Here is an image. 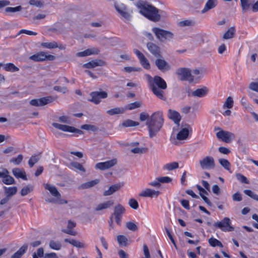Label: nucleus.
Returning <instances> with one entry per match:
<instances>
[{"label": "nucleus", "mask_w": 258, "mask_h": 258, "mask_svg": "<svg viewBox=\"0 0 258 258\" xmlns=\"http://www.w3.org/2000/svg\"><path fill=\"white\" fill-rule=\"evenodd\" d=\"M121 187L119 184H115L110 186L108 190L104 191L103 195L104 196H110L115 191H117Z\"/></svg>", "instance_id": "nucleus-28"}, {"label": "nucleus", "mask_w": 258, "mask_h": 258, "mask_svg": "<svg viewBox=\"0 0 258 258\" xmlns=\"http://www.w3.org/2000/svg\"><path fill=\"white\" fill-rule=\"evenodd\" d=\"M232 199L234 201L240 202L242 200L241 195L237 192L232 196Z\"/></svg>", "instance_id": "nucleus-64"}, {"label": "nucleus", "mask_w": 258, "mask_h": 258, "mask_svg": "<svg viewBox=\"0 0 258 258\" xmlns=\"http://www.w3.org/2000/svg\"><path fill=\"white\" fill-rule=\"evenodd\" d=\"M168 116L169 118L172 119L175 123H179L181 120V116L179 113L171 109L168 110Z\"/></svg>", "instance_id": "nucleus-21"}, {"label": "nucleus", "mask_w": 258, "mask_h": 258, "mask_svg": "<svg viewBox=\"0 0 258 258\" xmlns=\"http://www.w3.org/2000/svg\"><path fill=\"white\" fill-rule=\"evenodd\" d=\"M125 212V208L120 204H118L114 207V212L111 216H114L115 221L119 225L121 224L122 217Z\"/></svg>", "instance_id": "nucleus-11"}, {"label": "nucleus", "mask_w": 258, "mask_h": 258, "mask_svg": "<svg viewBox=\"0 0 258 258\" xmlns=\"http://www.w3.org/2000/svg\"><path fill=\"white\" fill-rule=\"evenodd\" d=\"M54 100L55 98L53 97L49 96L39 99H32L30 101V104L34 106H42L52 102Z\"/></svg>", "instance_id": "nucleus-8"}, {"label": "nucleus", "mask_w": 258, "mask_h": 258, "mask_svg": "<svg viewBox=\"0 0 258 258\" xmlns=\"http://www.w3.org/2000/svg\"><path fill=\"white\" fill-rule=\"evenodd\" d=\"M52 126L57 129H59L63 132H68L70 133H75L78 134H82L83 131L77 129L73 126H71L67 125L61 124L58 123L54 122L52 123Z\"/></svg>", "instance_id": "nucleus-13"}, {"label": "nucleus", "mask_w": 258, "mask_h": 258, "mask_svg": "<svg viewBox=\"0 0 258 258\" xmlns=\"http://www.w3.org/2000/svg\"><path fill=\"white\" fill-rule=\"evenodd\" d=\"M217 5V0H208L204 8L202 10V14L205 13L209 10L215 8Z\"/></svg>", "instance_id": "nucleus-24"}, {"label": "nucleus", "mask_w": 258, "mask_h": 258, "mask_svg": "<svg viewBox=\"0 0 258 258\" xmlns=\"http://www.w3.org/2000/svg\"><path fill=\"white\" fill-rule=\"evenodd\" d=\"M69 168L75 170H79L83 172H85V169L82 164L77 162H72L70 164Z\"/></svg>", "instance_id": "nucleus-31"}, {"label": "nucleus", "mask_w": 258, "mask_h": 258, "mask_svg": "<svg viewBox=\"0 0 258 258\" xmlns=\"http://www.w3.org/2000/svg\"><path fill=\"white\" fill-rule=\"evenodd\" d=\"M237 179L242 183L248 184L249 181L247 178L241 173H237L236 174Z\"/></svg>", "instance_id": "nucleus-51"}, {"label": "nucleus", "mask_w": 258, "mask_h": 258, "mask_svg": "<svg viewBox=\"0 0 258 258\" xmlns=\"http://www.w3.org/2000/svg\"><path fill=\"white\" fill-rule=\"evenodd\" d=\"M157 179L160 182V183H169L172 181V178L168 176L159 177H157Z\"/></svg>", "instance_id": "nucleus-57"}, {"label": "nucleus", "mask_w": 258, "mask_h": 258, "mask_svg": "<svg viewBox=\"0 0 258 258\" xmlns=\"http://www.w3.org/2000/svg\"><path fill=\"white\" fill-rule=\"evenodd\" d=\"M240 3L243 12L247 11L252 5L249 0H240Z\"/></svg>", "instance_id": "nucleus-36"}, {"label": "nucleus", "mask_w": 258, "mask_h": 258, "mask_svg": "<svg viewBox=\"0 0 258 258\" xmlns=\"http://www.w3.org/2000/svg\"><path fill=\"white\" fill-rule=\"evenodd\" d=\"M244 193L248 196V197H250L252 199L258 201V195L255 194L254 192L251 191L249 189H245L243 191Z\"/></svg>", "instance_id": "nucleus-49"}, {"label": "nucleus", "mask_w": 258, "mask_h": 258, "mask_svg": "<svg viewBox=\"0 0 258 258\" xmlns=\"http://www.w3.org/2000/svg\"><path fill=\"white\" fill-rule=\"evenodd\" d=\"M160 194L159 191H156L152 189L147 188L145 190L142 191L139 196L142 197H157Z\"/></svg>", "instance_id": "nucleus-17"}, {"label": "nucleus", "mask_w": 258, "mask_h": 258, "mask_svg": "<svg viewBox=\"0 0 258 258\" xmlns=\"http://www.w3.org/2000/svg\"><path fill=\"white\" fill-rule=\"evenodd\" d=\"M155 64L159 70L162 71L170 69L169 65L165 60L162 59H157L155 60Z\"/></svg>", "instance_id": "nucleus-20"}, {"label": "nucleus", "mask_w": 258, "mask_h": 258, "mask_svg": "<svg viewBox=\"0 0 258 258\" xmlns=\"http://www.w3.org/2000/svg\"><path fill=\"white\" fill-rule=\"evenodd\" d=\"M230 219L228 217H225L222 220L215 222L213 226L216 228L221 229L224 232H231L234 231V228L231 226Z\"/></svg>", "instance_id": "nucleus-6"}, {"label": "nucleus", "mask_w": 258, "mask_h": 258, "mask_svg": "<svg viewBox=\"0 0 258 258\" xmlns=\"http://www.w3.org/2000/svg\"><path fill=\"white\" fill-rule=\"evenodd\" d=\"M117 240L120 245L126 246L127 244V239L124 235H118Z\"/></svg>", "instance_id": "nucleus-47"}, {"label": "nucleus", "mask_w": 258, "mask_h": 258, "mask_svg": "<svg viewBox=\"0 0 258 258\" xmlns=\"http://www.w3.org/2000/svg\"><path fill=\"white\" fill-rule=\"evenodd\" d=\"M104 64V62L103 60L100 59H96L85 63L83 65V67L87 69H92L97 66H102Z\"/></svg>", "instance_id": "nucleus-22"}, {"label": "nucleus", "mask_w": 258, "mask_h": 258, "mask_svg": "<svg viewBox=\"0 0 258 258\" xmlns=\"http://www.w3.org/2000/svg\"><path fill=\"white\" fill-rule=\"evenodd\" d=\"M176 74L181 81L187 80L193 81L194 79V76L191 75L190 70L188 68H179L176 70Z\"/></svg>", "instance_id": "nucleus-7"}, {"label": "nucleus", "mask_w": 258, "mask_h": 258, "mask_svg": "<svg viewBox=\"0 0 258 258\" xmlns=\"http://www.w3.org/2000/svg\"><path fill=\"white\" fill-rule=\"evenodd\" d=\"M49 246L53 249L59 250L61 248V245L59 242L51 240L49 243Z\"/></svg>", "instance_id": "nucleus-52"}, {"label": "nucleus", "mask_w": 258, "mask_h": 258, "mask_svg": "<svg viewBox=\"0 0 258 258\" xmlns=\"http://www.w3.org/2000/svg\"><path fill=\"white\" fill-rule=\"evenodd\" d=\"M29 3L30 5L35 6L40 8L42 7L43 6L42 3H41L40 1L37 0H30L29 1Z\"/></svg>", "instance_id": "nucleus-61"}, {"label": "nucleus", "mask_w": 258, "mask_h": 258, "mask_svg": "<svg viewBox=\"0 0 258 258\" xmlns=\"http://www.w3.org/2000/svg\"><path fill=\"white\" fill-rule=\"evenodd\" d=\"M2 181L4 183L7 185L13 184L15 183V180L14 178L12 176L8 175V174H6L4 178L3 179Z\"/></svg>", "instance_id": "nucleus-40"}, {"label": "nucleus", "mask_w": 258, "mask_h": 258, "mask_svg": "<svg viewBox=\"0 0 258 258\" xmlns=\"http://www.w3.org/2000/svg\"><path fill=\"white\" fill-rule=\"evenodd\" d=\"M140 60V63L141 65L145 69H149L150 68V64L148 61V60L146 58L145 56L141 58Z\"/></svg>", "instance_id": "nucleus-54"}, {"label": "nucleus", "mask_w": 258, "mask_h": 258, "mask_svg": "<svg viewBox=\"0 0 258 258\" xmlns=\"http://www.w3.org/2000/svg\"><path fill=\"white\" fill-rule=\"evenodd\" d=\"M233 105V100L231 97H228L224 104V107H226L228 108H231Z\"/></svg>", "instance_id": "nucleus-56"}, {"label": "nucleus", "mask_w": 258, "mask_h": 258, "mask_svg": "<svg viewBox=\"0 0 258 258\" xmlns=\"http://www.w3.org/2000/svg\"><path fill=\"white\" fill-rule=\"evenodd\" d=\"M125 111L123 108L116 107L110 110H108L106 113L109 115H114L116 114H123Z\"/></svg>", "instance_id": "nucleus-32"}, {"label": "nucleus", "mask_w": 258, "mask_h": 258, "mask_svg": "<svg viewBox=\"0 0 258 258\" xmlns=\"http://www.w3.org/2000/svg\"><path fill=\"white\" fill-rule=\"evenodd\" d=\"M116 163V159H113L105 162H99L95 165V168L96 169L104 170L113 167Z\"/></svg>", "instance_id": "nucleus-14"}, {"label": "nucleus", "mask_w": 258, "mask_h": 258, "mask_svg": "<svg viewBox=\"0 0 258 258\" xmlns=\"http://www.w3.org/2000/svg\"><path fill=\"white\" fill-rule=\"evenodd\" d=\"M136 6L140 9V13L149 20L154 22L160 21L161 12L152 5L144 1H139Z\"/></svg>", "instance_id": "nucleus-1"}, {"label": "nucleus", "mask_w": 258, "mask_h": 258, "mask_svg": "<svg viewBox=\"0 0 258 258\" xmlns=\"http://www.w3.org/2000/svg\"><path fill=\"white\" fill-rule=\"evenodd\" d=\"M178 166H179V164L177 162H173L166 164L163 166V169L167 170L168 171H171V170H172L173 169L178 168Z\"/></svg>", "instance_id": "nucleus-38"}, {"label": "nucleus", "mask_w": 258, "mask_h": 258, "mask_svg": "<svg viewBox=\"0 0 258 258\" xmlns=\"http://www.w3.org/2000/svg\"><path fill=\"white\" fill-rule=\"evenodd\" d=\"M114 6L115 10L120 16L126 20L131 19L132 12L128 9L127 6L123 3L115 2Z\"/></svg>", "instance_id": "nucleus-5"}, {"label": "nucleus", "mask_w": 258, "mask_h": 258, "mask_svg": "<svg viewBox=\"0 0 258 258\" xmlns=\"http://www.w3.org/2000/svg\"><path fill=\"white\" fill-rule=\"evenodd\" d=\"M152 30L156 38L161 42L170 41L174 37V34L171 32L158 27H154Z\"/></svg>", "instance_id": "nucleus-4"}, {"label": "nucleus", "mask_w": 258, "mask_h": 258, "mask_svg": "<svg viewBox=\"0 0 258 258\" xmlns=\"http://www.w3.org/2000/svg\"><path fill=\"white\" fill-rule=\"evenodd\" d=\"M46 52H40L30 57V59L35 61H42L46 60Z\"/></svg>", "instance_id": "nucleus-25"}, {"label": "nucleus", "mask_w": 258, "mask_h": 258, "mask_svg": "<svg viewBox=\"0 0 258 258\" xmlns=\"http://www.w3.org/2000/svg\"><path fill=\"white\" fill-rule=\"evenodd\" d=\"M4 189L7 196L11 197L15 195L17 192V188L16 186L13 187H4Z\"/></svg>", "instance_id": "nucleus-34"}, {"label": "nucleus", "mask_w": 258, "mask_h": 258, "mask_svg": "<svg viewBox=\"0 0 258 258\" xmlns=\"http://www.w3.org/2000/svg\"><path fill=\"white\" fill-rule=\"evenodd\" d=\"M40 157L38 155L32 156L28 161V164L30 167H32L35 163L39 160Z\"/></svg>", "instance_id": "nucleus-46"}, {"label": "nucleus", "mask_w": 258, "mask_h": 258, "mask_svg": "<svg viewBox=\"0 0 258 258\" xmlns=\"http://www.w3.org/2000/svg\"><path fill=\"white\" fill-rule=\"evenodd\" d=\"M200 166L203 169H211L215 166L214 159L212 156H206L199 161Z\"/></svg>", "instance_id": "nucleus-10"}, {"label": "nucleus", "mask_w": 258, "mask_h": 258, "mask_svg": "<svg viewBox=\"0 0 258 258\" xmlns=\"http://www.w3.org/2000/svg\"><path fill=\"white\" fill-rule=\"evenodd\" d=\"M41 45L44 48L52 49L56 48L57 46V43L55 41H52L50 42H42L41 44Z\"/></svg>", "instance_id": "nucleus-45"}, {"label": "nucleus", "mask_w": 258, "mask_h": 258, "mask_svg": "<svg viewBox=\"0 0 258 258\" xmlns=\"http://www.w3.org/2000/svg\"><path fill=\"white\" fill-rule=\"evenodd\" d=\"M44 187L46 189L49 191L52 196L58 199H60L61 195L57 188L54 185L48 183H45L44 184Z\"/></svg>", "instance_id": "nucleus-18"}, {"label": "nucleus", "mask_w": 258, "mask_h": 258, "mask_svg": "<svg viewBox=\"0 0 258 258\" xmlns=\"http://www.w3.org/2000/svg\"><path fill=\"white\" fill-rule=\"evenodd\" d=\"M99 182V180L96 179L86 183L82 184L79 187V189H87L92 187L95 185L97 184Z\"/></svg>", "instance_id": "nucleus-29"}, {"label": "nucleus", "mask_w": 258, "mask_h": 258, "mask_svg": "<svg viewBox=\"0 0 258 258\" xmlns=\"http://www.w3.org/2000/svg\"><path fill=\"white\" fill-rule=\"evenodd\" d=\"M23 159V156L22 154H19L17 157L11 159L10 162L14 163L15 165H19L21 163Z\"/></svg>", "instance_id": "nucleus-50"}, {"label": "nucleus", "mask_w": 258, "mask_h": 258, "mask_svg": "<svg viewBox=\"0 0 258 258\" xmlns=\"http://www.w3.org/2000/svg\"><path fill=\"white\" fill-rule=\"evenodd\" d=\"M99 52V49L95 47H92L87 49L83 51L79 52L77 53L76 55L78 57H85L92 54H97Z\"/></svg>", "instance_id": "nucleus-16"}, {"label": "nucleus", "mask_w": 258, "mask_h": 258, "mask_svg": "<svg viewBox=\"0 0 258 258\" xmlns=\"http://www.w3.org/2000/svg\"><path fill=\"white\" fill-rule=\"evenodd\" d=\"M90 95L91 97V99H89V101L95 104H98L101 102V99H105L107 97L108 94L104 91L100 92L94 91L92 92Z\"/></svg>", "instance_id": "nucleus-9"}, {"label": "nucleus", "mask_w": 258, "mask_h": 258, "mask_svg": "<svg viewBox=\"0 0 258 258\" xmlns=\"http://www.w3.org/2000/svg\"><path fill=\"white\" fill-rule=\"evenodd\" d=\"M126 226L128 229L132 231H136L138 230L137 225L132 222H127L126 223Z\"/></svg>", "instance_id": "nucleus-55"}, {"label": "nucleus", "mask_w": 258, "mask_h": 258, "mask_svg": "<svg viewBox=\"0 0 258 258\" xmlns=\"http://www.w3.org/2000/svg\"><path fill=\"white\" fill-rule=\"evenodd\" d=\"M22 7L21 6H19L16 7H7L5 9V12L7 13H15L21 11Z\"/></svg>", "instance_id": "nucleus-53"}, {"label": "nucleus", "mask_w": 258, "mask_h": 258, "mask_svg": "<svg viewBox=\"0 0 258 258\" xmlns=\"http://www.w3.org/2000/svg\"><path fill=\"white\" fill-rule=\"evenodd\" d=\"M216 136L217 138L221 139L223 142L227 143L231 142L235 138V136L233 133L223 130L217 133Z\"/></svg>", "instance_id": "nucleus-12"}, {"label": "nucleus", "mask_w": 258, "mask_h": 258, "mask_svg": "<svg viewBox=\"0 0 258 258\" xmlns=\"http://www.w3.org/2000/svg\"><path fill=\"white\" fill-rule=\"evenodd\" d=\"M195 22L191 20H185L180 21L178 23V25L179 27L192 26L195 25Z\"/></svg>", "instance_id": "nucleus-43"}, {"label": "nucleus", "mask_w": 258, "mask_h": 258, "mask_svg": "<svg viewBox=\"0 0 258 258\" xmlns=\"http://www.w3.org/2000/svg\"><path fill=\"white\" fill-rule=\"evenodd\" d=\"M113 204L114 202L112 200H109L104 203L99 204L95 208V210L98 211L108 209L111 207Z\"/></svg>", "instance_id": "nucleus-27"}, {"label": "nucleus", "mask_w": 258, "mask_h": 258, "mask_svg": "<svg viewBox=\"0 0 258 258\" xmlns=\"http://www.w3.org/2000/svg\"><path fill=\"white\" fill-rule=\"evenodd\" d=\"M81 128L84 130H91L93 131H95L97 130V128L95 126L89 124H84L82 125Z\"/></svg>", "instance_id": "nucleus-62"}, {"label": "nucleus", "mask_w": 258, "mask_h": 258, "mask_svg": "<svg viewBox=\"0 0 258 258\" xmlns=\"http://www.w3.org/2000/svg\"><path fill=\"white\" fill-rule=\"evenodd\" d=\"M208 92V89L207 87L197 89L192 92V96L198 97H203L205 96Z\"/></svg>", "instance_id": "nucleus-23"}, {"label": "nucleus", "mask_w": 258, "mask_h": 258, "mask_svg": "<svg viewBox=\"0 0 258 258\" xmlns=\"http://www.w3.org/2000/svg\"><path fill=\"white\" fill-rule=\"evenodd\" d=\"M21 34H27L29 35H37V33L32 31H30V30H27L26 29L21 30L19 32L18 35H20Z\"/></svg>", "instance_id": "nucleus-60"}, {"label": "nucleus", "mask_w": 258, "mask_h": 258, "mask_svg": "<svg viewBox=\"0 0 258 258\" xmlns=\"http://www.w3.org/2000/svg\"><path fill=\"white\" fill-rule=\"evenodd\" d=\"M147 46L148 50L155 57H161L160 54V48L158 45L152 42H149L147 43Z\"/></svg>", "instance_id": "nucleus-15"}, {"label": "nucleus", "mask_w": 258, "mask_h": 258, "mask_svg": "<svg viewBox=\"0 0 258 258\" xmlns=\"http://www.w3.org/2000/svg\"><path fill=\"white\" fill-rule=\"evenodd\" d=\"M4 69L6 71L12 72H17L19 70V68L16 67L12 63H8L4 64Z\"/></svg>", "instance_id": "nucleus-37"}, {"label": "nucleus", "mask_w": 258, "mask_h": 258, "mask_svg": "<svg viewBox=\"0 0 258 258\" xmlns=\"http://www.w3.org/2000/svg\"><path fill=\"white\" fill-rule=\"evenodd\" d=\"M142 105V102L140 101H136L127 104L125 106V109L132 110L136 108H139Z\"/></svg>", "instance_id": "nucleus-39"}, {"label": "nucleus", "mask_w": 258, "mask_h": 258, "mask_svg": "<svg viewBox=\"0 0 258 258\" xmlns=\"http://www.w3.org/2000/svg\"><path fill=\"white\" fill-rule=\"evenodd\" d=\"M139 125V122L131 119H126L123 121L121 125L124 127H132Z\"/></svg>", "instance_id": "nucleus-35"}, {"label": "nucleus", "mask_w": 258, "mask_h": 258, "mask_svg": "<svg viewBox=\"0 0 258 258\" xmlns=\"http://www.w3.org/2000/svg\"><path fill=\"white\" fill-rule=\"evenodd\" d=\"M33 189V187L32 185H27L24 186L21 191V195L22 196H26L27 194L31 192Z\"/></svg>", "instance_id": "nucleus-48"}, {"label": "nucleus", "mask_w": 258, "mask_h": 258, "mask_svg": "<svg viewBox=\"0 0 258 258\" xmlns=\"http://www.w3.org/2000/svg\"><path fill=\"white\" fill-rule=\"evenodd\" d=\"M27 249V245H23L17 252L12 255L11 258H20L26 252Z\"/></svg>", "instance_id": "nucleus-30"}, {"label": "nucleus", "mask_w": 258, "mask_h": 258, "mask_svg": "<svg viewBox=\"0 0 258 258\" xmlns=\"http://www.w3.org/2000/svg\"><path fill=\"white\" fill-rule=\"evenodd\" d=\"M64 241L66 242H69V243L71 244L74 246H76L77 247L79 248H82L84 247V244L82 242H80L79 241L76 240L75 239H69L67 238H66L64 239Z\"/></svg>", "instance_id": "nucleus-44"}, {"label": "nucleus", "mask_w": 258, "mask_h": 258, "mask_svg": "<svg viewBox=\"0 0 258 258\" xmlns=\"http://www.w3.org/2000/svg\"><path fill=\"white\" fill-rule=\"evenodd\" d=\"M219 162L225 169L229 171L230 172H231L230 171V163L227 159H220L219 160Z\"/></svg>", "instance_id": "nucleus-42"}, {"label": "nucleus", "mask_w": 258, "mask_h": 258, "mask_svg": "<svg viewBox=\"0 0 258 258\" xmlns=\"http://www.w3.org/2000/svg\"><path fill=\"white\" fill-rule=\"evenodd\" d=\"M164 119L162 111L155 112L151 115L146 122L150 138H152L157 135L162 127Z\"/></svg>", "instance_id": "nucleus-3"}, {"label": "nucleus", "mask_w": 258, "mask_h": 258, "mask_svg": "<svg viewBox=\"0 0 258 258\" xmlns=\"http://www.w3.org/2000/svg\"><path fill=\"white\" fill-rule=\"evenodd\" d=\"M143 251L145 255L144 258H151L149 250L146 244L143 245Z\"/></svg>", "instance_id": "nucleus-63"}, {"label": "nucleus", "mask_w": 258, "mask_h": 258, "mask_svg": "<svg viewBox=\"0 0 258 258\" xmlns=\"http://www.w3.org/2000/svg\"><path fill=\"white\" fill-rule=\"evenodd\" d=\"M12 173L17 178H20L24 180H27L26 172L23 169L15 168L12 170Z\"/></svg>", "instance_id": "nucleus-19"}, {"label": "nucleus", "mask_w": 258, "mask_h": 258, "mask_svg": "<svg viewBox=\"0 0 258 258\" xmlns=\"http://www.w3.org/2000/svg\"><path fill=\"white\" fill-rule=\"evenodd\" d=\"M236 33V29L234 27H231L223 34L222 38L227 40L233 38Z\"/></svg>", "instance_id": "nucleus-26"}, {"label": "nucleus", "mask_w": 258, "mask_h": 258, "mask_svg": "<svg viewBox=\"0 0 258 258\" xmlns=\"http://www.w3.org/2000/svg\"><path fill=\"white\" fill-rule=\"evenodd\" d=\"M150 88L153 93L159 99L165 100L164 93L163 90L167 88L166 82L160 77L156 76L152 78L150 75H147Z\"/></svg>", "instance_id": "nucleus-2"}, {"label": "nucleus", "mask_w": 258, "mask_h": 258, "mask_svg": "<svg viewBox=\"0 0 258 258\" xmlns=\"http://www.w3.org/2000/svg\"><path fill=\"white\" fill-rule=\"evenodd\" d=\"M209 244L212 247L219 246L220 247H223L222 243L218 239L213 237L210 238L209 240Z\"/></svg>", "instance_id": "nucleus-41"}, {"label": "nucleus", "mask_w": 258, "mask_h": 258, "mask_svg": "<svg viewBox=\"0 0 258 258\" xmlns=\"http://www.w3.org/2000/svg\"><path fill=\"white\" fill-rule=\"evenodd\" d=\"M189 134L188 130L186 128H182L177 135L178 140H183L187 138Z\"/></svg>", "instance_id": "nucleus-33"}, {"label": "nucleus", "mask_w": 258, "mask_h": 258, "mask_svg": "<svg viewBox=\"0 0 258 258\" xmlns=\"http://www.w3.org/2000/svg\"><path fill=\"white\" fill-rule=\"evenodd\" d=\"M128 204L130 206L134 209H137L139 207L138 202L134 199H131L129 200Z\"/></svg>", "instance_id": "nucleus-58"}, {"label": "nucleus", "mask_w": 258, "mask_h": 258, "mask_svg": "<svg viewBox=\"0 0 258 258\" xmlns=\"http://www.w3.org/2000/svg\"><path fill=\"white\" fill-rule=\"evenodd\" d=\"M124 70L127 72L131 73L132 72H140L141 70V68H135V67H126L124 68Z\"/></svg>", "instance_id": "nucleus-59"}]
</instances>
